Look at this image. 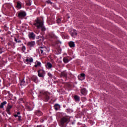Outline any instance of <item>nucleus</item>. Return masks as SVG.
Here are the masks:
<instances>
[{
    "instance_id": "f257e3e1",
    "label": "nucleus",
    "mask_w": 127,
    "mask_h": 127,
    "mask_svg": "<svg viewBox=\"0 0 127 127\" xmlns=\"http://www.w3.org/2000/svg\"><path fill=\"white\" fill-rule=\"evenodd\" d=\"M34 25H35L38 29L41 28L42 31L45 30V28L44 27V26H43V22H41L40 20L38 19L36 21V23H34Z\"/></svg>"
},
{
    "instance_id": "f03ea898",
    "label": "nucleus",
    "mask_w": 127,
    "mask_h": 127,
    "mask_svg": "<svg viewBox=\"0 0 127 127\" xmlns=\"http://www.w3.org/2000/svg\"><path fill=\"white\" fill-rule=\"evenodd\" d=\"M67 122H68V118L66 117H63L61 120L60 126H61V127H63V126H64V124Z\"/></svg>"
},
{
    "instance_id": "7ed1b4c3",
    "label": "nucleus",
    "mask_w": 127,
    "mask_h": 127,
    "mask_svg": "<svg viewBox=\"0 0 127 127\" xmlns=\"http://www.w3.org/2000/svg\"><path fill=\"white\" fill-rule=\"evenodd\" d=\"M44 75H45V71H44V70L41 69L38 71V76H39V77L44 78Z\"/></svg>"
},
{
    "instance_id": "20e7f679",
    "label": "nucleus",
    "mask_w": 127,
    "mask_h": 127,
    "mask_svg": "<svg viewBox=\"0 0 127 127\" xmlns=\"http://www.w3.org/2000/svg\"><path fill=\"white\" fill-rule=\"evenodd\" d=\"M70 35L72 37H75L77 36V31L75 30H71L70 32Z\"/></svg>"
},
{
    "instance_id": "39448f33",
    "label": "nucleus",
    "mask_w": 127,
    "mask_h": 127,
    "mask_svg": "<svg viewBox=\"0 0 127 127\" xmlns=\"http://www.w3.org/2000/svg\"><path fill=\"white\" fill-rule=\"evenodd\" d=\"M35 45V42L31 41L27 43V46L29 47H33Z\"/></svg>"
},
{
    "instance_id": "423d86ee",
    "label": "nucleus",
    "mask_w": 127,
    "mask_h": 127,
    "mask_svg": "<svg viewBox=\"0 0 127 127\" xmlns=\"http://www.w3.org/2000/svg\"><path fill=\"white\" fill-rule=\"evenodd\" d=\"M25 15H26V14H25V12H20L18 14V16H19V17H20V18L24 17V16H25Z\"/></svg>"
},
{
    "instance_id": "0eeeda50",
    "label": "nucleus",
    "mask_w": 127,
    "mask_h": 127,
    "mask_svg": "<svg viewBox=\"0 0 127 127\" xmlns=\"http://www.w3.org/2000/svg\"><path fill=\"white\" fill-rule=\"evenodd\" d=\"M29 38H31V39H34L35 38V35L33 33H30L29 34Z\"/></svg>"
},
{
    "instance_id": "6e6552de",
    "label": "nucleus",
    "mask_w": 127,
    "mask_h": 127,
    "mask_svg": "<svg viewBox=\"0 0 127 127\" xmlns=\"http://www.w3.org/2000/svg\"><path fill=\"white\" fill-rule=\"evenodd\" d=\"M79 80H84V79H85V73H81L80 74V76H79Z\"/></svg>"
},
{
    "instance_id": "1a4fd4ad",
    "label": "nucleus",
    "mask_w": 127,
    "mask_h": 127,
    "mask_svg": "<svg viewBox=\"0 0 127 127\" xmlns=\"http://www.w3.org/2000/svg\"><path fill=\"white\" fill-rule=\"evenodd\" d=\"M11 108H12V106L9 105V104H8V106H7L6 110V111L7 113H8V114L9 113V110L11 109Z\"/></svg>"
},
{
    "instance_id": "9d476101",
    "label": "nucleus",
    "mask_w": 127,
    "mask_h": 127,
    "mask_svg": "<svg viewBox=\"0 0 127 127\" xmlns=\"http://www.w3.org/2000/svg\"><path fill=\"white\" fill-rule=\"evenodd\" d=\"M43 40H44V38L41 37L40 38V40L38 41V44H39V45H40L41 43L43 42Z\"/></svg>"
},
{
    "instance_id": "9b49d317",
    "label": "nucleus",
    "mask_w": 127,
    "mask_h": 127,
    "mask_svg": "<svg viewBox=\"0 0 127 127\" xmlns=\"http://www.w3.org/2000/svg\"><path fill=\"white\" fill-rule=\"evenodd\" d=\"M81 93L82 95H86V94H87V90H86V89L83 88L81 89Z\"/></svg>"
},
{
    "instance_id": "f8f14e48",
    "label": "nucleus",
    "mask_w": 127,
    "mask_h": 127,
    "mask_svg": "<svg viewBox=\"0 0 127 127\" xmlns=\"http://www.w3.org/2000/svg\"><path fill=\"white\" fill-rule=\"evenodd\" d=\"M41 53L42 54L44 53H46V51H47V49L46 48H43L42 49L40 50Z\"/></svg>"
},
{
    "instance_id": "ddd939ff",
    "label": "nucleus",
    "mask_w": 127,
    "mask_h": 127,
    "mask_svg": "<svg viewBox=\"0 0 127 127\" xmlns=\"http://www.w3.org/2000/svg\"><path fill=\"white\" fill-rule=\"evenodd\" d=\"M46 67L48 69H50V68H52V64L50 63H48L47 64Z\"/></svg>"
},
{
    "instance_id": "4468645a",
    "label": "nucleus",
    "mask_w": 127,
    "mask_h": 127,
    "mask_svg": "<svg viewBox=\"0 0 127 127\" xmlns=\"http://www.w3.org/2000/svg\"><path fill=\"white\" fill-rule=\"evenodd\" d=\"M69 46L70 47H75V43L73 42H69Z\"/></svg>"
},
{
    "instance_id": "2eb2a0df",
    "label": "nucleus",
    "mask_w": 127,
    "mask_h": 127,
    "mask_svg": "<svg viewBox=\"0 0 127 127\" xmlns=\"http://www.w3.org/2000/svg\"><path fill=\"white\" fill-rule=\"evenodd\" d=\"M4 105H6V102L5 101H4L1 103V105H0V108L2 109V108H3V106H4Z\"/></svg>"
},
{
    "instance_id": "dca6fc26",
    "label": "nucleus",
    "mask_w": 127,
    "mask_h": 127,
    "mask_svg": "<svg viewBox=\"0 0 127 127\" xmlns=\"http://www.w3.org/2000/svg\"><path fill=\"white\" fill-rule=\"evenodd\" d=\"M61 76H62V77H67V73H66L65 72H62Z\"/></svg>"
},
{
    "instance_id": "f3484780",
    "label": "nucleus",
    "mask_w": 127,
    "mask_h": 127,
    "mask_svg": "<svg viewBox=\"0 0 127 127\" xmlns=\"http://www.w3.org/2000/svg\"><path fill=\"white\" fill-rule=\"evenodd\" d=\"M63 61L64 63H68L69 62V60L67 58H64L63 59Z\"/></svg>"
},
{
    "instance_id": "a211bd4d",
    "label": "nucleus",
    "mask_w": 127,
    "mask_h": 127,
    "mask_svg": "<svg viewBox=\"0 0 127 127\" xmlns=\"http://www.w3.org/2000/svg\"><path fill=\"white\" fill-rule=\"evenodd\" d=\"M74 100L75 101H76V102L80 101V97H79V96H78L77 95H75V96H74Z\"/></svg>"
},
{
    "instance_id": "6ab92c4d",
    "label": "nucleus",
    "mask_w": 127,
    "mask_h": 127,
    "mask_svg": "<svg viewBox=\"0 0 127 127\" xmlns=\"http://www.w3.org/2000/svg\"><path fill=\"white\" fill-rule=\"evenodd\" d=\"M60 108V106H59V105L58 104H56L55 105V109L56 111H57L58 110V109Z\"/></svg>"
},
{
    "instance_id": "aec40b11",
    "label": "nucleus",
    "mask_w": 127,
    "mask_h": 127,
    "mask_svg": "<svg viewBox=\"0 0 127 127\" xmlns=\"http://www.w3.org/2000/svg\"><path fill=\"white\" fill-rule=\"evenodd\" d=\"M26 62H33V59L30 58V59H27L26 60Z\"/></svg>"
},
{
    "instance_id": "412c9836",
    "label": "nucleus",
    "mask_w": 127,
    "mask_h": 127,
    "mask_svg": "<svg viewBox=\"0 0 127 127\" xmlns=\"http://www.w3.org/2000/svg\"><path fill=\"white\" fill-rule=\"evenodd\" d=\"M25 84V81H24V79H22L20 82V85L21 86H23Z\"/></svg>"
},
{
    "instance_id": "4be33fe9",
    "label": "nucleus",
    "mask_w": 127,
    "mask_h": 127,
    "mask_svg": "<svg viewBox=\"0 0 127 127\" xmlns=\"http://www.w3.org/2000/svg\"><path fill=\"white\" fill-rule=\"evenodd\" d=\"M41 65V63L40 62H37V64L35 65V67H38V66H40Z\"/></svg>"
},
{
    "instance_id": "5701e85b",
    "label": "nucleus",
    "mask_w": 127,
    "mask_h": 127,
    "mask_svg": "<svg viewBox=\"0 0 127 127\" xmlns=\"http://www.w3.org/2000/svg\"><path fill=\"white\" fill-rule=\"evenodd\" d=\"M45 95L46 96V99H47V100H49V96L48 95V94L47 93H45Z\"/></svg>"
},
{
    "instance_id": "b1692460",
    "label": "nucleus",
    "mask_w": 127,
    "mask_h": 127,
    "mask_svg": "<svg viewBox=\"0 0 127 127\" xmlns=\"http://www.w3.org/2000/svg\"><path fill=\"white\" fill-rule=\"evenodd\" d=\"M37 115H38V116H41V112L40 111H37Z\"/></svg>"
},
{
    "instance_id": "393cba45",
    "label": "nucleus",
    "mask_w": 127,
    "mask_h": 127,
    "mask_svg": "<svg viewBox=\"0 0 127 127\" xmlns=\"http://www.w3.org/2000/svg\"><path fill=\"white\" fill-rule=\"evenodd\" d=\"M57 23H60V22H61V19L60 18H58V19L57 20Z\"/></svg>"
},
{
    "instance_id": "a878e982",
    "label": "nucleus",
    "mask_w": 127,
    "mask_h": 127,
    "mask_svg": "<svg viewBox=\"0 0 127 127\" xmlns=\"http://www.w3.org/2000/svg\"><path fill=\"white\" fill-rule=\"evenodd\" d=\"M21 6V5H20V3H17V7L18 8H20V7Z\"/></svg>"
},
{
    "instance_id": "bb28decb",
    "label": "nucleus",
    "mask_w": 127,
    "mask_h": 127,
    "mask_svg": "<svg viewBox=\"0 0 127 127\" xmlns=\"http://www.w3.org/2000/svg\"><path fill=\"white\" fill-rule=\"evenodd\" d=\"M32 79V80H34L35 81V80H36V79H37V77H36V76H33Z\"/></svg>"
},
{
    "instance_id": "cd10ccee",
    "label": "nucleus",
    "mask_w": 127,
    "mask_h": 127,
    "mask_svg": "<svg viewBox=\"0 0 127 127\" xmlns=\"http://www.w3.org/2000/svg\"><path fill=\"white\" fill-rule=\"evenodd\" d=\"M2 52H3V50H2V48H0V54H1Z\"/></svg>"
},
{
    "instance_id": "c85d7f7f",
    "label": "nucleus",
    "mask_w": 127,
    "mask_h": 127,
    "mask_svg": "<svg viewBox=\"0 0 127 127\" xmlns=\"http://www.w3.org/2000/svg\"><path fill=\"white\" fill-rule=\"evenodd\" d=\"M48 76H49V77H52V74H51V73H48Z\"/></svg>"
},
{
    "instance_id": "c756f323",
    "label": "nucleus",
    "mask_w": 127,
    "mask_h": 127,
    "mask_svg": "<svg viewBox=\"0 0 127 127\" xmlns=\"http://www.w3.org/2000/svg\"><path fill=\"white\" fill-rule=\"evenodd\" d=\"M82 101H84V100H86V98L85 97H82Z\"/></svg>"
},
{
    "instance_id": "7c9ffc66",
    "label": "nucleus",
    "mask_w": 127,
    "mask_h": 127,
    "mask_svg": "<svg viewBox=\"0 0 127 127\" xmlns=\"http://www.w3.org/2000/svg\"><path fill=\"white\" fill-rule=\"evenodd\" d=\"M26 4H27L28 5H31V3H29L28 4V3L26 2Z\"/></svg>"
},
{
    "instance_id": "2f4dec72",
    "label": "nucleus",
    "mask_w": 127,
    "mask_h": 127,
    "mask_svg": "<svg viewBox=\"0 0 127 127\" xmlns=\"http://www.w3.org/2000/svg\"><path fill=\"white\" fill-rule=\"evenodd\" d=\"M18 117L19 118V120H20V119L21 118V116H18Z\"/></svg>"
},
{
    "instance_id": "473e14b6",
    "label": "nucleus",
    "mask_w": 127,
    "mask_h": 127,
    "mask_svg": "<svg viewBox=\"0 0 127 127\" xmlns=\"http://www.w3.org/2000/svg\"><path fill=\"white\" fill-rule=\"evenodd\" d=\"M14 117H15V118H17V117H18V116H17V115H15Z\"/></svg>"
},
{
    "instance_id": "72a5a7b5",
    "label": "nucleus",
    "mask_w": 127,
    "mask_h": 127,
    "mask_svg": "<svg viewBox=\"0 0 127 127\" xmlns=\"http://www.w3.org/2000/svg\"><path fill=\"white\" fill-rule=\"evenodd\" d=\"M15 41L16 42H18L17 39H16V38H15Z\"/></svg>"
},
{
    "instance_id": "f704fd0d",
    "label": "nucleus",
    "mask_w": 127,
    "mask_h": 127,
    "mask_svg": "<svg viewBox=\"0 0 127 127\" xmlns=\"http://www.w3.org/2000/svg\"><path fill=\"white\" fill-rule=\"evenodd\" d=\"M17 115H20V112H17Z\"/></svg>"
},
{
    "instance_id": "c9c22d12",
    "label": "nucleus",
    "mask_w": 127,
    "mask_h": 127,
    "mask_svg": "<svg viewBox=\"0 0 127 127\" xmlns=\"http://www.w3.org/2000/svg\"><path fill=\"white\" fill-rule=\"evenodd\" d=\"M23 49H24V50H25V47H23Z\"/></svg>"
},
{
    "instance_id": "e433bc0d",
    "label": "nucleus",
    "mask_w": 127,
    "mask_h": 127,
    "mask_svg": "<svg viewBox=\"0 0 127 127\" xmlns=\"http://www.w3.org/2000/svg\"><path fill=\"white\" fill-rule=\"evenodd\" d=\"M21 41H20V40H19L18 41V42H21Z\"/></svg>"
},
{
    "instance_id": "4c0bfd02",
    "label": "nucleus",
    "mask_w": 127,
    "mask_h": 127,
    "mask_svg": "<svg viewBox=\"0 0 127 127\" xmlns=\"http://www.w3.org/2000/svg\"><path fill=\"white\" fill-rule=\"evenodd\" d=\"M37 127H41V126H37Z\"/></svg>"
},
{
    "instance_id": "58836bf2",
    "label": "nucleus",
    "mask_w": 127,
    "mask_h": 127,
    "mask_svg": "<svg viewBox=\"0 0 127 127\" xmlns=\"http://www.w3.org/2000/svg\"><path fill=\"white\" fill-rule=\"evenodd\" d=\"M68 18H70V17H69V16H68Z\"/></svg>"
}]
</instances>
